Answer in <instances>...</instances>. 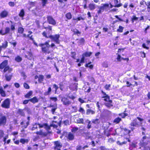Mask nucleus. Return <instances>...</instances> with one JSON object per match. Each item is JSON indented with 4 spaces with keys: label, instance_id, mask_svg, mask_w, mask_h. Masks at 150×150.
<instances>
[{
    "label": "nucleus",
    "instance_id": "obj_1",
    "mask_svg": "<svg viewBox=\"0 0 150 150\" xmlns=\"http://www.w3.org/2000/svg\"><path fill=\"white\" fill-rule=\"evenodd\" d=\"M49 41H47L44 43L40 44L38 45L39 46L42 47V50L44 53L47 52L48 48L50 46L49 44Z\"/></svg>",
    "mask_w": 150,
    "mask_h": 150
},
{
    "label": "nucleus",
    "instance_id": "obj_2",
    "mask_svg": "<svg viewBox=\"0 0 150 150\" xmlns=\"http://www.w3.org/2000/svg\"><path fill=\"white\" fill-rule=\"evenodd\" d=\"M59 35L55 34L54 35H49L48 38L51 39L52 41L54 42L56 44H59L60 42V40H59Z\"/></svg>",
    "mask_w": 150,
    "mask_h": 150
},
{
    "label": "nucleus",
    "instance_id": "obj_3",
    "mask_svg": "<svg viewBox=\"0 0 150 150\" xmlns=\"http://www.w3.org/2000/svg\"><path fill=\"white\" fill-rule=\"evenodd\" d=\"M101 5L98 7L99 10L98 11V14L101 13L104 9H107L109 7V4H102Z\"/></svg>",
    "mask_w": 150,
    "mask_h": 150
},
{
    "label": "nucleus",
    "instance_id": "obj_4",
    "mask_svg": "<svg viewBox=\"0 0 150 150\" xmlns=\"http://www.w3.org/2000/svg\"><path fill=\"white\" fill-rule=\"evenodd\" d=\"M6 122V116L0 113V126L1 125H5Z\"/></svg>",
    "mask_w": 150,
    "mask_h": 150
},
{
    "label": "nucleus",
    "instance_id": "obj_5",
    "mask_svg": "<svg viewBox=\"0 0 150 150\" xmlns=\"http://www.w3.org/2000/svg\"><path fill=\"white\" fill-rule=\"evenodd\" d=\"M10 99L7 98L4 100L1 105L2 107L6 108H9L10 107Z\"/></svg>",
    "mask_w": 150,
    "mask_h": 150
},
{
    "label": "nucleus",
    "instance_id": "obj_6",
    "mask_svg": "<svg viewBox=\"0 0 150 150\" xmlns=\"http://www.w3.org/2000/svg\"><path fill=\"white\" fill-rule=\"evenodd\" d=\"M61 101L64 105L68 106L71 103V102L69 100L67 97H63L62 98Z\"/></svg>",
    "mask_w": 150,
    "mask_h": 150
},
{
    "label": "nucleus",
    "instance_id": "obj_7",
    "mask_svg": "<svg viewBox=\"0 0 150 150\" xmlns=\"http://www.w3.org/2000/svg\"><path fill=\"white\" fill-rule=\"evenodd\" d=\"M47 21L50 24L54 25L56 24V23L55 20L51 16H48L47 17Z\"/></svg>",
    "mask_w": 150,
    "mask_h": 150
},
{
    "label": "nucleus",
    "instance_id": "obj_8",
    "mask_svg": "<svg viewBox=\"0 0 150 150\" xmlns=\"http://www.w3.org/2000/svg\"><path fill=\"white\" fill-rule=\"evenodd\" d=\"M55 146L54 148L55 150H60V148L62 147V144L59 141L54 142Z\"/></svg>",
    "mask_w": 150,
    "mask_h": 150
},
{
    "label": "nucleus",
    "instance_id": "obj_9",
    "mask_svg": "<svg viewBox=\"0 0 150 150\" xmlns=\"http://www.w3.org/2000/svg\"><path fill=\"white\" fill-rule=\"evenodd\" d=\"M148 138V137L146 136H144L143 137L142 139H141L140 141V143L143 146H145L147 145V141L146 139Z\"/></svg>",
    "mask_w": 150,
    "mask_h": 150
},
{
    "label": "nucleus",
    "instance_id": "obj_10",
    "mask_svg": "<svg viewBox=\"0 0 150 150\" xmlns=\"http://www.w3.org/2000/svg\"><path fill=\"white\" fill-rule=\"evenodd\" d=\"M35 133L37 135L41 136L42 137H45L47 135V133L43 132L42 129H40L39 131H37Z\"/></svg>",
    "mask_w": 150,
    "mask_h": 150
},
{
    "label": "nucleus",
    "instance_id": "obj_11",
    "mask_svg": "<svg viewBox=\"0 0 150 150\" xmlns=\"http://www.w3.org/2000/svg\"><path fill=\"white\" fill-rule=\"evenodd\" d=\"M5 32L3 31L2 30H0V34L2 35H4L7 34L10 31V28L8 27H6L5 28Z\"/></svg>",
    "mask_w": 150,
    "mask_h": 150
},
{
    "label": "nucleus",
    "instance_id": "obj_12",
    "mask_svg": "<svg viewBox=\"0 0 150 150\" xmlns=\"http://www.w3.org/2000/svg\"><path fill=\"white\" fill-rule=\"evenodd\" d=\"M8 13L6 10L3 11L0 14V16L1 18H4L7 16Z\"/></svg>",
    "mask_w": 150,
    "mask_h": 150
},
{
    "label": "nucleus",
    "instance_id": "obj_13",
    "mask_svg": "<svg viewBox=\"0 0 150 150\" xmlns=\"http://www.w3.org/2000/svg\"><path fill=\"white\" fill-rule=\"evenodd\" d=\"M8 62L7 60H5L3 62L0 64V69H3L7 65Z\"/></svg>",
    "mask_w": 150,
    "mask_h": 150
},
{
    "label": "nucleus",
    "instance_id": "obj_14",
    "mask_svg": "<svg viewBox=\"0 0 150 150\" xmlns=\"http://www.w3.org/2000/svg\"><path fill=\"white\" fill-rule=\"evenodd\" d=\"M137 119L135 118L134 119L130 124V125L131 126L133 127H137L138 126L139 124L137 122Z\"/></svg>",
    "mask_w": 150,
    "mask_h": 150
},
{
    "label": "nucleus",
    "instance_id": "obj_15",
    "mask_svg": "<svg viewBox=\"0 0 150 150\" xmlns=\"http://www.w3.org/2000/svg\"><path fill=\"white\" fill-rule=\"evenodd\" d=\"M8 46V42L6 41H5L2 43V45L0 46V50H2V48L5 49Z\"/></svg>",
    "mask_w": 150,
    "mask_h": 150
},
{
    "label": "nucleus",
    "instance_id": "obj_16",
    "mask_svg": "<svg viewBox=\"0 0 150 150\" xmlns=\"http://www.w3.org/2000/svg\"><path fill=\"white\" fill-rule=\"evenodd\" d=\"M51 87H49L47 91L44 93V95L46 96L49 95L51 93Z\"/></svg>",
    "mask_w": 150,
    "mask_h": 150
},
{
    "label": "nucleus",
    "instance_id": "obj_17",
    "mask_svg": "<svg viewBox=\"0 0 150 150\" xmlns=\"http://www.w3.org/2000/svg\"><path fill=\"white\" fill-rule=\"evenodd\" d=\"M95 112L90 109H87L86 111V114L87 115H89L90 114L91 115L94 114Z\"/></svg>",
    "mask_w": 150,
    "mask_h": 150
},
{
    "label": "nucleus",
    "instance_id": "obj_18",
    "mask_svg": "<svg viewBox=\"0 0 150 150\" xmlns=\"http://www.w3.org/2000/svg\"><path fill=\"white\" fill-rule=\"evenodd\" d=\"M30 101L33 103H37L38 102V100L37 98L36 97H34L33 98L29 99Z\"/></svg>",
    "mask_w": 150,
    "mask_h": 150
},
{
    "label": "nucleus",
    "instance_id": "obj_19",
    "mask_svg": "<svg viewBox=\"0 0 150 150\" xmlns=\"http://www.w3.org/2000/svg\"><path fill=\"white\" fill-rule=\"evenodd\" d=\"M76 40L78 41L77 43L79 45L83 44L85 41L84 39L83 38H81L80 39H77Z\"/></svg>",
    "mask_w": 150,
    "mask_h": 150
},
{
    "label": "nucleus",
    "instance_id": "obj_20",
    "mask_svg": "<svg viewBox=\"0 0 150 150\" xmlns=\"http://www.w3.org/2000/svg\"><path fill=\"white\" fill-rule=\"evenodd\" d=\"M114 4H115V5L114 7H119L121 6L122 4L121 3H120L118 4V0H114Z\"/></svg>",
    "mask_w": 150,
    "mask_h": 150
},
{
    "label": "nucleus",
    "instance_id": "obj_21",
    "mask_svg": "<svg viewBox=\"0 0 150 150\" xmlns=\"http://www.w3.org/2000/svg\"><path fill=\"white\" fill-rule=\"evenodd\" d=\"M17 112L22 116H25V114L23 110L19 109L18 110Z\"/></svg>",
    "mask_w": 150,
    "mask_h": 150
},
{
    "label": "nucleus",
    "instance_id": "obj_22",
    "mask_svg": "<svg viewBox=\"0 0 150 150\" xmlns=\"http://www.w3.org/2000/svg\"><path fill=\"white\" fill-rule=\"evenodd\" d=\"M86 122L88 123L87 128L88 129H89L91 127L92 123L91 122L88 120H87L85 121Z\"/></svg>",
    "mask_w": 150,
    "mask_h": 150
},
{
    "label": "nucleus",
    "instance_id": "obj_23",
    "mask_svg": "<svg viewBox=\"0 0 150 150\" xmlns=\"http://www.w3.org/2000/svg\"><path fill=\"white\" fill-rule=\"evenodd\" d=\"M68 138L69 140H72L74 138V135L71 133H69L68 134Z\"/></svg>",
    "mask_w": 150,
    "mask_h": 150
},
{
    "label": "nucleus",
    "instance_id": "obj_24",
    "mask_svg": "<svg viewBox=\"0 0 150 150\" xmlns=\"http://www.w3.org/2000/svg\"><path fill=\"white\" fill-rule=\"evenodd\" d=\"M33 94L32 91H30L28 93L25 95V97L26 98H30Z\"/></svg>",
    "mask_w": 150,
    "mask_h": 150
},
{
    "label": "nucleus",
    "instance_id": "obj_25",
    "mask_svg": "<svg viewBox=\"0 0 150 150\" xmlns=\"http://www.w3.org/2000/svg\"><path fill=\"white\" fill-rule=\"evenodd\" d=\"M76 122L78 124H84V120L83 118H79L78 119H77L76 120Z\"/></svg>",
    "mask_w": 150,
    "mask_h": 150
},
{
    "label": "nucleus",
    "instance_id": "obj_26",
    "mask_svg": "<svg viewBox=\"0 0 150 150\" xmlns=\"http://www.w3.org/2000/svg\"><path fill=\"white\" fill-rule=\"evenodd\" d=\"M89 8L90 10H93L96 8L95 5L93 4H89Z\"/></svg>",
    "mask_w": 150,
    "mask_h": 150
},
{
    "label": "nucleus",
    "instance_id": "obj_27",
    "mask_svg": "<svg viewBox=\"0 0 150 150\" xmlns=\"http://www.w3.org/2000/svg\"><path fill=\"white\" fill-rule=\"evenodd\" d=\"M0 93L2 96L4 97L6 96L5 92L3 91L2 87H0Z\"/></svg>",
    "mask_w": 150,
    "mask_h": 150
},
{
    "label": "nucleus",
    "instance_id": "obj_28",
    "mask_svg": "<svg viewBox=\"0 0 150 150\" xmlns=\"http://www.w3.org/2000/svg\"><path fill=\"white\" fill-rule=\"evenodd\" d=\"M15 60L17 62H20L22 60V58L19 56H17L15 58Z\"/></svg>",
    "mask_w": 150,
    "mask_h": 150
},
{
    "label": "nucleus",
    "instance_id": "obj_29",
    "mask_svg": "<svg viewBox=\"0 0 150 150\" xmlns=\"http://www.w3.org/2000/svg\"><path fill=\"white\" fill-rule=\"evenodd\" d=\"M44 79V76L42 75H40L39 76L38 81L40 83H41L43 81Z\"/></svg>",
    "mask_w": 150,
    "mask_h": 150
},
{
    "label": "nucleus",
    "instance_id": "obj_30",
    "mask_svg": "<svg viewBox=\"0 0 150 150\" xmlns=\"http://www.w3.org/2000/svg\"><path fill=\"white\" fill-rule=\"evenodd\" d=\"M92 54L91 52H86L83 54V55L84 57H90Z\"/></svg>",
    "mask_w": 150,
    "mask_h": 150
},
{
    "label": "nucleus",
    "instance_id": "obj_31",
    "mask_svg": "<svg viewBox=\"0 0 150 150\" xmlns=\"http://www.w3.org/2000/svg\"><path fill=\"white\" fill-rule=\"evenodd\" d=\"M121 119L119 117L115 118L114 120V122L116 124L119 123L121 120Z\"/></svg>",
    "mask_w": 150,
    "mask_h": 150
},
{
    "label": "nucleus",
    "instance_id": "obj_32",
    "mask_svg": "<svg viewBox=\"0 0 150 150\" xmlns=\"http://www.w3.org/2000/svg\"><path fill=\"white\" fill-rule=\"evenodd\" d=\"M38 123H35V125H33V126L31 129L32 131H34L38 129Z\"/></svg>",
    "mask_w": 150,
    "mask_h": 150
},
{
    "label": "nucleus",
    "instance_id": "obj_33",
    "mask_svg": "<svg viewBox=\"0 0 150 150\" xmlns=\"http://www.w3.org/2000/svg\"><path fill=\"white\" fill-rule=\"evenodd\" d=\"M79 111L83 115L85 114V110L82 107H80L79 108Z\"/></svg>",
    "mask_w": 150,
    "mask_h": 150
},
{
    "label": "nucleus",
    "instance_id": "obj_34",
    "mask_svg": "<svg viewBox=\"0 0 150 150\" xmlns=\"http://www.w3.org/2000/svg\"><path fill=\"white\" fill-rule=\"evenodd\" d=\"M24 10L23 9H22L21 10L19 15L20 16L23 17L24 15Z\"/></svg>",
    "mask_w": 150,
    "mask_h": 150
},
{
    "label": "nucleus",
    "instance_id": "obj_35",
    "mask_svg": "<svg viewBox=\"0 0 150 150\" xmlns=\"http://www.w3.org/2000/svg\"><path fill=\"white\" fill-rule=\"evenodd\" d=\"M5 77L6 80L9 81L11 79L12 76L11 75H8L7 74H6Z\"/></svg>",
    "mask_w": 150,
    "mask_h": 150
},
{
    "label": "nucleus",
    "instance_id": "obj_36",
    "mask_svg": "<svg viewBox=\"0 0 150 150\" xmlns=\"http://www.w3.org/2000/svg\"><path fill=\"white\" fill-rule=\"evenodd\" d=\"M66 17L68 19H70L72 17V15L70 13H68L66 14Z\"/></svg>",
    "mask_w": 150,
    "mask_h": 150
},
{
    "label": "nucleus",
    "instance_id": "obj_37",
    "mask_svg": "<svg viewBox=\"0 0 150 150\" xmlns=\"http://www.w3.org/2000/svg\"><path fill=\"white\" fill-rule=\"evenodd\" d=\"M102 98H105L104 100L105 101L108 102L109 100L110 97L108 96H103Z\"/></svg>",
    "mask_w": 150,
    "mask_h": 150
},
{
    "label": "nucleus",
    "instance_id": "obj_38",
    "mask_svg": "<svg viewBox=\"0 0 150 150\" xmlns=\"http://www.w3.org/2000/svg\"><path fill=\"white\" fill-rule=\"evenodd\" d=\"M4 134L3 131L0 129V139L4 137Z\"/></svg>",
    "mask_w": 150,
    "mask_h": 150
},
{
    "label": "nucleus",
    "instance_id": "obj_39",
    "mask_svg": "<svg viewBox=\"0 0 150 150\" xmlns=\"http://www.w3.org/2000/svg\"><path fill=\"white\" fill-rule=\"evenodd\" d=\"M119 115L122 118H124L125 117L128 115V114L127 113H123L119 114Z\"/></svg>",
    "mask_w": 150,
    "mask_h": 150
},
{
    "label": "nucleus",
    "instance_id": "obj_40",
    "mask_svg": "<svg viewBox=\"0 0 150 150\" xmlns=\"http://www.w3.org/2000/svg\"><path fill=\"white\" fill-rule=\"evenodd\" d=\"M38 125L39 126V128L42 127H44L45 128V127L46 126V123H44L43 124L38 123Z\"/></svg>",
    "mask_w": 150,
    "mask_h": 150
},
{
    "label": "nucleus",
    "instance_id": "obj_41",
    "mask_svg": "<svg viewBox=\"0 0 150 150\" xmlns=\"http://www.w3.org/2000/svg\"><path fill=\"white\" fill-rule=\"evenodd\" d=\"M18 32L20 33H22L24 31V29L22 27H19L18 29Z\"/></svg>",
    "mask_w": 150,
    "mask_h": 150
},
{
    "label": "nucleus",
    "instance_id": "obj_42",
    "mask_svg": "<svg viewBox=\"0 0 150 150\" xmlns=\"http://www.w3.org/2000/svg\"><path fill=\"white\" fill-rule=\"evenodd\" d=\"M138 18L137 17L135 16H133L131 18L132 21V23L134 22V21H137L138 20Z\"/></svg>",
    "mask_w": 150,
    "mask_h": 150
},
{
    "label": "nucleus",
    "instance_id": "obj_43",
    "mask_svg": "<svg viewBox=\"0 0 150 150\" xmlns=\"http://www.w3.org/2000/svg\"><path fill=\"white\" fill-rule=\"evenodd\" d=\"M48 0H42V5L45 6L46 4H47Z\"/></svg>",
    "mask_w": 150,
    "mask_h": 150
},
{
    "label": "nucleus",
    "instance_id": "obj_44",
    "mask_svg": "<svg viewBox=\"0 0 150 150\" xmlns=\"http://www.w3.org/2000/svg\"><path fill=\"white\" fill-rule=\"evenodd\" d=\"M77 85L78 83H74L73 84V86H74V88L72 89L73 90H77Z\"/></svg>",
    "mask_w": 150,
    "mask_h": 150
},
{
    "label": "nucleus",
    "instance_id": "obj_45",
    "mask_svg": "<svg viewBox=\"0 0 150 150\" xmlns=\"http://www.w3.org/2000/svg\"><path fill=\"white\" fill-rule=\"evenodd\" d=\"M102 66L104 67L107 68L108 67V64L107 62H104L102 64Z\"/></svg>",
    "mask_w": 150,
    "mask_h": 150
},
{
    "label": "nucleus",
    "instance_id": "obj_46",
    "mask_svg": "<svg viewBox=\"0 0 150 150\" xmlns=\"http://www.w3.org/2000/svg\"><path fill=\"white\" fill-rule=\"evenodd\" d=\"M119 28L117 30V31L119 32H122L123 30V29L124 28L122 26H119Z\"/></svg>",
    "mask_w": 150,
    "mask_h": 150
},
{
    "label": "nucleus",
    "instance_id": "obj_47",
    "mask_svg": "<svg viewBox=\"0 0 150 150\" xmlns=\"http://www.w3.org/2000/svg\"><path fill=\"white\" fill-rule=\"evenodd\" d=\"M23 86L25 88L28 89L30 88L29 86L26 83H24Z\"/></svg>",
    "mask_w": 150,
    "mask_h": 150
},
{
    "label": "nucleus",
    "instance_id": "obj_48",
    "mask_svg": "<svg viewBox=\"0 0 150 150\" xmlns=\"http://www.w3.org/2000/svg\"><path fill=\"white\" fill-rule=\"evenodd\" d=\"M51 127L50 126H50L48 125L46 123V126L45 127V128L47 131L50 129V127Z\"/></svg>",
    "mask_w": 150,
    "mask_h": 150
},
{
    "label": "nucleus",
    "instance_id": "obj_49",
    "mask_svg": "<svg viewBox=\"0 0 150 150\" xmlns=\"http://www.w3.org/2000/svg\"><path fill=\"white\" fill-rule=\"evenodd\" d=\"M78 128L77 127H74L71 129V131L73 132H75L78 130Z\"/></svg>",
    "mask_w": 150,
    "mask_h": 150
},
{
    "label": "nucleus",
    "instance_id": "obj_50",
    "mask_svg": "<svg viewBox=\"0 0 150 150\" xmlns=\"http://www.w3.org/2000/svg\"><path fill=\"white\" fill-rule=\"evenodd\" d=\"M145 4L147 6V8L148 9V7H150V1H148L147 2H145Z\"/></svg>",
    "mask_w": 150,
    "mask_h": 150
},
{
    "label": "nucleus",
    "instance_id": "obj_51",
    "mask_svg": "<svg viewBox=\"0 0 150 150\" xmlns=\"http://www.w3.org/2000/svg\"><path fill=\"white\" fill-rule=\"evenodd\" d=\"M92 122L95 124H96L99 123V122L98 121V119H96L95 120H92Z\"/></svg>",
    "mask_w": 150,
    "mask_h": 150
},
{
    "label": "nucleus",
    "instance_id": "obj_52",
    "mask_svg": "<svg viewBox=\"0 0 150 150\" xmlns=\"http://www.w3.org/2000/svg\"><path fill=\"white\" fill-rule=\"evenodd\" d=\"M127 143V142L124 141L122 142H120L118 141H117V143L119 145H122L123 144H125Z\"/></svg>",
    "mask_w": 150,
    "mask_h": 150
},
{
    "label": "nucleus",
    "instance_id": "obj_53",
    "mask_svg": "<svg viewBox=\"0 0 150 150\" xmlns=\"http://www.w3.org/2000/svg\"><path fill=\"white\" fill-rule=\"evenodd\" d=\"M8 5L11 6L13 7L15 5V4L13 2L10 1L8 3Z\"/></svg>",
    "mask_w": 150,
    "mask_h": 150
},
{
    "label": "nucleus",
    "instance_id": "obj_54",
    "mask_svg": "<svg viewBox=\"0 0 150 150\" xmlns=\"http://www.w3.org/2000/svg\"><path fill=\"white\" fill-rule=\"evenodd\" d=\"M71 57L74 59H75L76 53L75 52H71Z\"/></svg>",
    "mask_w": 150,
    "mask_h": 150
},
{
    "label": "nucleus",
    "instance_id": "obj_55",
    "mask_svg": "<svg viewBox=\"0 0 150 150\" xmlns=\"http://www.w3.org/2000/svg\"><path fill=\"white\" fill-rule=\"evenodd\" d=\"M82 149V147L80 145H78L76 146V150H81Z\"/></svg>",
    "mask_w": 150,
    "mask_h": 150
},
{
    "label": "nucleus",
    "instance_id": "obj_56",
    "mask_svg": "<svg viewBox=\"0 0 150 150\" xmlns=\"http://www.w3.org/2000/svg\"><path fill=\"white\" fill-rule=\"evenodd\" d=\"M54 108H52L51 109V111L52 114H54V112L57 108V107L55 106Z\"/></svg>",
    "mask_w": 150,
    "mask_h": 150
},
{
    "label": "nucleus",
    "instance_id": "obj_57",
    "mask_svg": "<svg viewBox=\"0 0 150 150\" xmlns=\"http://www.w3.org/2000/svg\"><path fill=\"white\" fill-rule=\"evenodd\" d=\"M50 99L54 101V102L57 101V99L56 97H50Z\"/></svg>",
    "mask_w": 150,
    "mask_h": 150
},
{
    "label": "nucleus",
    "instance_id": "obj_58",
    "mask_svg": "<svg viewBox=\"0 0 150 150\" xmlns=\"http://www.w3.org/2000/svg\"><path fill=\"white\" fill-rule=\"evenodd\" d=\"M9 69V67L8 66H6L4 68V72H6Z\"/></svg>",
    "mask_w": 150,
    "mask_h": 150
},
{
    "label": "nucleus",
    "instance_id": "obj_59",
    "mask_svg": "<svg viewBox=\"0 0 150 150\" xmlns=\"http://www.w3.org/2000/svg\"><path fill=\"white\" fill-rule=\"evenodd\" d=\"M15 25L12 24L11 25V29L12 30H15Z\"/></svg>",
    "mask_w": 150,
    "mask_h": 150
},
{
    "label": "nucleus",
    "instance_id": "obj_60",
    "mask_svg": "<svg viewBox=\"0 0 150 150\" xmlns=\"http://www.w3.org/2000/svg\"><path fill=\"white\" fill-rule=\"evenodd\" d=\"M84 59H85V57L82 55V58L81 60L80 63H83L84 62Z\"/></svg>",
    "mask_w": 150,
    "mask_h": 150
},
{
    "label": "nucleus",
    "instance_id": "obj_61",
    "mask_svg": "<svg viewBox=\"0 0 150 150\" xmlns=\"http://www.w3.org/2000/svg\"><path fill=\"white\" fill-rule=\"evenodd\" d=\"M124 131L126 132V134H129L131 132L130 130L127 129L126 128L124 129Z\"/></svg>",
    "mask_w": 150,
    "mask_h": 150
},
{
    "label": "nucleus",
    "instance_id": "obj_62",
    "mask_svg": "<svg viewBox=\"0 0 150 150\" xmlns=\"http://www.w3.org/2000/svg\"><path fill=\"white\" fill-rule=\"evenodd\" d=\"M20 142L22 144H24L26 142V140L24 139H21L20 140Z\"/></svg>",
    "mask_w": 150,
    "mask_h": 150
},
{
    "label": "nucleus",
    "instance_id": "obj_63",
    "mask_svg": "<svg viewBox=\"0 0 150 150\" xmlns=\"http://www.w3.org/2000/svg\"><path fill=\"white\" fill-rule=\"evenodd\" d=\"M105 105L108 107H110L112 106V104L108 103H105Z\"/></svg>",
    "mask_w": 150,
    "mask_h": 150
},
{
    "label": "nucleus",
    "instance_id": "obj_64",
    "mask_svg": "<svg viewBox=\"0 0 150 150\" xmlns=\"http://www.w3.org/2000/svg\"><path fill=\"white\" fill-rule=\"evenodd\" d=\"M100 149H101V150H108L107 149H106L105 148V146H101L100 147Z\"/></svg>",
    "mask_w": 150,
    "mask_h": 150
}]
</instances>
